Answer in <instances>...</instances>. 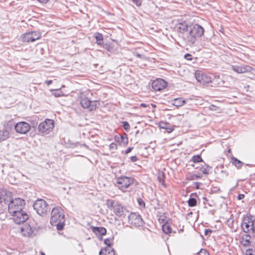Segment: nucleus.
<instances>
[{
  "mask_svg": "<svg viewBox=\"0 0 255 255\" xmlns=\"http://www.w3.org/2000/svg\"><path fill=\"white\" fill-rule=\"evenodd\" d=\"M188 203L190 207H194L197 204V200L194 198H190L188 201Z\"/></svg>",
  "mask_w": 255,
  "mask_h": 255,
  "instance_id": "34",
  "label": "nucleus"
},
{
  "mask_svg": "<svg viewBox=\"0 0 255 255\" xmlns=\"http://www.w3.org/2000/svg\"><path fill=\"white\" fill-rule=\"evenodd\" d=\"M130 159L131 161L132 162H135L138 160V158L135 155L131 156Z\"/></svg>",
  "mask_w": 255,
  "mask_h": 255,
  "instance_id": "49",
  "label": "nucleus"
},
{
  "mask_svg": "<svg viewBox=\"0 0 255 255\" xmlns=\"http://www.w3.org/2000/svg\"><path fill=\"white\" fill-rule=\"evenodd\" d=\"M195 76L197 81L203 85L209 84L211 80V77L208 76L201 71H197L195 73Z\"/></svg>",
  "mask_w": 255,
  "mask_h": 255,
  "instance_id": "17",
  "label": "nucleus"
},
{
  "mask_svg": "<svg viewBox=\"0 0 255 255\" xmlns=\"http://www.w3.org/2000/svg\"><path fill=\"white\" fill-rule=\"evenodd\" d=\"M189 23L183 18L176 19V31L179 33V36L185 40L188 33L190 26Z\"/></svg>",
  "mask_w": 255,
  "mask_h": 255,
  "instance_id": "4",
  "label": "nucleus"
},
{
  "mask_svg": "<svg viewBox=\"0 0 255 255\" xmlns=\"http://www.w3.org/2000/svg\"><path fill=\"white\" fill-rule=\"evenodd\" d=\"M99 255H115V251L111 248H105L100 251Z\"/></svg>",
  "mask_w": 255,
  "mask_h": 255,
  "instance_id": "24",
  "label": "nucleus"
},
{
  "mask_svg": "<svg viewBox=\"0 0 255 255\" xmlns=\"http://www.w3.org/2000/svg\"><path fill=\"white\" fill-rule=\"evenodd\" d=\"M183 231V229H181L179 230V233H180L181 232Z\"/></svg>",
  "mask_w": 255,
  "mask_h": 255,
  "instance_id": "59",
  "label": "nucleus"
},
{
  "mask_svg": "<svg viewBox=\"0 0 255 255\" xmlns=\"http://www.w3.org/2000/svg\"><path fill=\"white\" fill-rule=\"evenodd\" d=\"M21 231L22 235L25 237H29L33 233L32 228L29 225H25L24 227H21Z\"/></svg>",
  "mask_w": 255,
  "mask_h": 255,
  "instance_id": "21",
  "label": "nucleus"
},
{
  "mask_svg": "<svg viewBox=\"0 0 255 255\" xmlns=\"http://www.w3.org/2000/svg\"><path fill=\"white\" fill-rule=\"evenodd\" d=\"M187 100H184L181 98H176V107L183 106Z\"/></svg>",
  "mask_w": 255,
  "mask_h": 255,
  "instance_id": "33",
  "label": "nucleus"
},
{
  "mask_svg": "<svg viewBox=\"0 0 255 255\" xmlns=\"http://www.w3.org/2000/svg\"><path fill=\"white\" fill-rule=\"evenodd\" d=\"M95 38L98 45H102L103 44V36L101 33L99 32L96 33Z\"/></svg>",
  "mask_w": 255,
  "mask_h": 255,
  "instance_id": "28",
  "label": "nucleus"
},
{
  "mask_svg": "<svg viewBox=\"0 0 255 255\" xmlns=\"http://www.w3.org/2000/svg\"><path fill=\"white\" fill-rule=\"evenodd\" d=\"M113 239H114V238L112 237V238H107L104 240V243L107 245V248H111L112 243Z\"/></svg>",
  "mask_w": 255,
  "mask_h": 255,
  "instance_id": "36",
  "label": "nucleus"
},
{
  "mask_svg": "<svg viewBox=\"0 0 255 255\" xmlns=\"http://www.w3.org/2000/svg\"><path fill=\"white\" fill-rule=\"evenodd\" d=\"M92 232L97 236H102L105 235L107 233V230L103 227H91Z\"/></svg>",
  "mask_w": 255,
  "mask_h": 255,
  "instance_id": "19",
  "label": "nucleus"
},
{
  "mask_svg": "<svg viewBox=\"0 0 255 255\" xmlns=\"http://www.w3.org/2000/svg\"><path fill=\"white\" fill-rule=\"evenodd\" d=\"M246 255H255V250L249 249L246 251Z\"/></svg>",
  "mask_w": 255,
  "mask_h": 255,
  "instance_id": "41",
  "label": "nucleus"
},
{
  "mask_svg": "<svg viewBox=\"0 0 255 255\" xmlns=\"http://www.w3.org/2000/svg\"><path fill=\"white\" fill-rule=\"evenodd\" d=\"M184 58L187 60H192L193 59V56L189 53H187L184 55Z\"/></svg>",
  "mask_w": 255,
  "mask_h": 255,
  "instance_id": "43",
  "label": "nucleus"
},
{
  "mask_svg": "<svg viewBox=\"0 0 255 255\" xmlns=\"http://www.w3.org/2000/svg\"><path fill=\"white\" fill-rule=\"evenodd\" d=\"M198 255H210L209 253L205 249H201L197 253Z\"/></svg>",
  "mask_w": 255,
  "mask_h": 255,
  "instance_id": "39",
  "label": "nucleus"
},
{
  "mask_svg": "<svg viewBox=\"0 0 255 255\" xmlns=\"http://www.w3.org/2000/svg\"><path fill=\"white\" fill-rule=\"evenodd\" d=\"M157 178L160 185L165 187L164 183L165 173L162 171L159 170L158 171Z\"/></svg>",
  "mask_w": 255,
  "mask_h": 255,
  "instance_id": "26",
  "label": "nucleus"
},
{
  "mask_svg": "<svg viewBox=\"0 0 255 255\" xmlns=\"http://www.w3.org/2000/svg\"><path fill=\"white\" fill-rule=\"evenodd\" d=\"M10 214L12 216L14 222L16 224L23 223L28 219V214L23 210Z\"/></svg>",
  "mask_w": 255,
  "mask_h": 255,
  "instance_id": "14",
  "label": "nucleus"
},
{
  "mask_svg": "<svg viewBox=\"0 0 255 255\" xmlns=\"http://www.w3.org/2000/svg\"><path fill=\"white\" fill-rule=\"evenodd\" d=\"M252 234L253 237H255V219L254 220V223L253 224V226H252Z\"/></svg>",
  "mask_w": 255,
  "mask_h": 255,
  "instance_id": "48",
  "label": "nucleus"
},
{
  "mask_svg": "<svg viewBox=\"0 0 255 255\" xmlns=\"http://www.w3.org/2000/svg\"><path fill=\"white\" fill-rule=\"evenodd\" d=\"M213 232V231L210 229H206L204 231L205 236L210 235Z\"/></svg>",
  "mask_w": 255,
  "mask_h": 255,
  "instance_id": "46",
  "label": "nucleus"
},
{
  "mask_svg": "<svg viewBox=\"0 0 255 255\" xmlns=\"http://www.w3.org/2000/svg\"><path fill=\"white\" fill-rule=\"evenodd\" d=\"M136 56L137 57H138V58H141L142 55L141 54H140L137 53L136 55Z\"/></svg>",
  "mask_w": 255,
  "mask_h": 255,
  "instance_id": "57",
  "label": "nucleus"
},
{
  "mask_svg": "<svg viewBox=\"0 0 255 255\" xmlns=\"http://www.w3.org/2000/svg\"><path fill=\"white\" fill-rule=\"evenodd\" d=\"M178 116H177V118H178V120H182V119H179V118H180L181 117V115L180 114H178Z\"/></svg>",
  "mask_w": 255,
  "mask_h": 255,
  "instance_id": "58",
  "label": "nucleus"
},
{
  "mask_svg": "<svg viewBox=\"0 0 255 255\" xmlns=\"http://www.w3.org/2000/svg\"><path fill=\"white\" fill-rule=\"evenodd\" d=\"M251 236L250 234L244 235L241 238V243L245 247L250 246L251 244Z\"/></svg>",
  "mask_w": 255,
  "mask_h": 255,
  "instance_id": "22",
  "label": "nucleus"
},
{
  "mask_svg": "<svg viewBox=\"0 0 255 255\" xmlns=\"http://www.w3.org/2000/svg\"><path fill=\"white\" fill-rule=\"evenodd\" d=\"M159 127L161 128L166 129L167 131L170 133L173 130L174 126L171 125L169 123L162 122L159 123Z\"/></svg>",
  "mask_w": 255,
  "mask_h": 255,
  "instance_id": "23",
  "label": "nucleus"
},
{
  "mask_svg": "<svg viewBox=\"0 0 255 255\" xmlns=\"http://www.w3.org/2000/svg\"><path fill=\"white\" fill-rule=\"evenodd\" d=\"M128 223L135 227L142 226L144 222L141 216L135 213H131L128 216Z\"/></svg>",
  "mask_w": 255,
  "mask_h": 255,
  "instance_id": "12",
  "label": "nucleus"
},
{
  "mask_svg": "<svg viewBox=\"0 0 255 255\" xmlns=\"http://www.w3.org/2000/svg\"><path fill=\"white\" fill-rule=\"evenodd\" d=\"M194 185H195V186H196V188L197 189H199V185H200V183L197 182H194Z\"/></svg>",
  "mask_w": 255,
  "mask_h": 255,
  "instance_id": "53",
  "label": "nucleus"
},
{
  "mask_svg": "<svg viewBox=\"0 0 255 255\" xmlns=\"http://www.w3.org/2000/svg\"><path fill=\"white\" fill-rule=\"evenodd\" d=\"M133 2L137 6H140L141 4L142 0H132Z\"/></svg>",
  "mask_w": 255,
  "mask_h": 255,
  "instance_id": "47",
  "label": "nucleus"
},
{
  "mask_svg": "<svg viewBox=\"0 0 255 255\" xmlns=\"http://www.w3.org/2000/svg\"><path fill=\"white\" fill-rule=\"evenodd\" d=\"M106 204L108 209L113 211L114 214L118 218H125L128 213L127 208L119 202L108 199L106 200Z\"/></svg>",
  "mask_w": 255,
  "mask_h": 255,
  "instance_id": "2",
  "label": "nucleus"
},
{
  "mask_svg": "<svg viewBox=\"0 0 255 255\" xmlns=\"http://www.w3.org/2000/svg\"><path fill=\"white\" fill-rule=\"evenodd\" d=\"M222 80L219 76H214L211 77V80L209 85L211 87H218L222 85Z\"/></svg>",
  "mask_w": 255,
  "mask_h": 255,
  "instance_id": "20",
  "label": "nucleus"
},
{
  "mask_svg": "<svg viewBox=\"0 0 255 255\" xmlns=\"http://www.w3.org/2000/svg\"><path fill=\"white\" fill-rule=\"evenodd\" d=\"M245 197V195L244 194H239L238 196V199L239 200H241L244 199Z\"/></svg>",
  "mask_w": 255,
  "mask_h": 255,
  "instance_id": "52",
  "label": "nucleus"
},
{
  "mask_svg": "<svg viewBox=\"0 0 255 255\" xmlns=\"http://www.w3.org/2000/svg\"><path fill=\"white\" fill-rule=\"evenodd\" d=\"M61 93V91H60L59 90H56L53 94L54 95L55 97H59L62 96Z\"/></svg>",
  "mask_w": 255,
  "mask_h": 255,
  "instance_id": "45",
  "label": "nucleus"
},
{
  "mask_svg": "<svg viewBox=\"0 0 255 255\" xmlns=\"http://www.w3.org/2000/svg\"><path fill=\"white\" fill-rule=\"evenodd\" d=\"M52 226H55L58 231H61L65 226V216L63 210L60 207L53 208L50 220Z\"/></svg>",
  "mask_w": 255,
  "mask_h": 255,
  "instance_id": "1",
  "label": "nucleus"
},
{
  "mask_svg": "<svg viewBox=\"0 0 255 255\" xmlns=\"http://www.w3.org/2000/svg\"><path fill=\"white\" fill-rule=\"evenodd\" d=\"M133 149V147H128L127 150L125 151V153L126 154H127L128 153H129V152H130L131 151V150H132Z\"/></svg>",
  "mask_w": 255,
  "mask_h": 255,
  "instance_id": "50",
  "label": "nucleus"
},
{
  "mask_svg": "<svg viewBox=\"0 0 255 255\" xmlns=\"http://www.w3.org/2000/svg\"><path fill=\"white\" fill-rule=\"evenodd\" d=\"M80 104L83 108L87 109L90 111H94L98 107V102L97 101H91L86 97H83L81 98Z\"/></svg>",
  "mask_w": 255,
  "mask_h": 255,
  "instance_id": "13",
  "label": "nucleus"
},
{
  "mask_svg": "<svg viewBox=\"0 0 255 255\" xmlns=\"http://www.w3.org/2000/svg\"><path fill=\"white\" fill-rule=\"evenodd\" d=\"M202 175H197V174H191L188 177V178L190 180H196L199 178H201Z\"/></svg>",
  "mask_w": 255,
  "mask_h": 255,
  "instance_id": "37",
  "label": "nucleus"
},
{
  "mask_svg": "<svg viewBox=\"0 0 255 255\" xmlns=\"http://www.w3.org/2000/svg\"><path fill=\"white\" fill-rule=\"evenodd\" d=\"M166 219V216L164 215H161L158 216V220L160 223H163Z\"/></svg>",
  "mask_w": 255,
  "mask_h": 255,
  "instance_id": "40",
  "label": "nucleus"
},
{
  "mask_svg": "<svg viewBox=\"0 0 255 255\" xmlns=\"http://www.w3.org/2000/svg\"><path fill=\"white\" fill-rule=\"evenodd\" d=\"M115 140L121 144L126 145L128 143V138L126 134L125 135L116 136Z\"/></svg>",
  "mask_w": 255,
  "mask_h": 255,
  "instance_id": "25",
  "label": "nucleus"
},
{
  "mask_svg": "<svg viewBox=\"0 0 255 255\" xmlns=\"http://www.w3.org/2000/svg\"><path fill=\"white\" fill-rule=\"evenodd\" d=\"M69 144V147L75 148V147L78 146L80 144V143L79 142H70Z\"/></svg>",
  "mask_w": 255,
  "mask_h": 255,
  "instance_id": "42",
  "label": "nucleus"
},
{
  "mask_svg": "<svg viewBox=\"0 0 255 255\" xmlns=\"http://www.w3.org/2000/svg\"><path fill=\"white\" fill-rule=\"evenodd\" d=\"M189 27V30L185 40L189 43L194 44L198 38L203 35L204 29L198 24H192Z\"/></svg>",
  "mask_w": 255,
  "mask_h": 255,
  "instance_id": "3",
  "label": "nucleus"
},
{
  "mask_svg": "<svg viewBox=\"0 0 255 255\" xmlns=\"http://www.w3.org/2000/svg\"><path fill=\"white\" fill-rule=\"evenodd\" d=\"M109 147L111 150L116 149L117 148V144L114 142H112L110 144Z\"/></svg>",
  "mask_w": 255,
  "mask_h": 255,
  "instance_id": "44",
  "label": "nucleus"
},
{
  "mask_svg": "<svg viewBox=\"0 0 255 255\" xmlns=\"http://www.w3.org/2000/svg\"><path fill=\"white\" fill-rule=\"evenodd\" d=\"M148 106V105H147L145 103H141L140 104V107H143V108H146V107H147Z\"/></svg>",
  "mask_w": 255,
  "mask_h": 255,
  "instance_id": "56",
  "label": "nucleus"
},
{
  "mask_svg": "<svg viewBox=\"0 0 255 255\" xmlns=\"http://www.w3.org/2000/svg\"><path fill=\"white\" fill-rule=\"evenodd\" d=\"M54 126V121L50 119H46L40 123L38 126L39 131L42 133L48 134L53 128Z\"/></svg>",
  "mask_w": 255,
  "mask_h": 255,
  "instance_id": "10",
  "label": "nucleus"
},
{
  "mask_svg": "<svg viewBox=\"0 0 255 255\" xmlns=\"http://www.w3.org/2000/svg\"><path fill=\"white\" fill-rule=\"evenodd\" d=\"M231 68L234 71L239 74L250 72L253 69L252 67L246 65H232Z\"/></svg>",
  "mask_w": 255,
  "mask_h": 255,
  "instance_id": "18",
  "label": "nucleus"
},
{
  "mask_svg": "<svg viewBox=\"0 0 255 255\" xmlns=\"http://www.w3.org/2000/svg\"><path fill=\"white\" fill-rule=\"evenodd\" d=\"M41 3H46L49 0H37Z\"/></svg>",
  "mask_w": 255,
  "mask_h": 255,
  "instance_id": "54",
  "label": "nucleus"
},
{
  "mask_svg": "<svg viewBox=\"0 0 255 255\" xmlns=\"http://www.w3.org/2000/svg\"><path fill=\"white\" fill-rule=\"evenodd\" d=\"M41 34L39 31H29L21 35V39L23 42H33L36 40L40 39Z\"/></svg>",
  "mask_w": 255,
  "mask_h": 255,
  "instance_id": "9",
  "label": "nucleus"
},
{
  "mask_svg": "<svg viewBox=\"0 0 255 255\" xmlns=\"http://www.w3.org/2000/svg\"><path fill=\"white\" fill-rule=\"evenodd\" d=\"M9 133L7 130H0V142L5 140L8 137Z\"/></svg>",
  "mask_w": 255,
  "mask_h": 255,
  "instance_id": "29",
  "label": "nucleus"
},
{
  "mask_svg": "<svg viewBox=\"0 0 255 255\" xmlns=\"http://www.w3.org/2000/svg\"><path fill=\"white\" fill-rule=\"evenodd\" d=\"M167 85V82L160 78L153 80L151 84L152 89L155 91H160L164 89Z\"/></svg>",
  "mask_w": 255,
  "mask_h": 255,
  "instance_id": "16",
  "label": "nucleus"
},
{
  "mask_svg": "<svg viewBox=\"0 0 255 255\" xmlns=\"http://www.w3.org/2000/svg\"><path fill=\"white\" fill-rule=\"evenodd\" d=\"M9 124L10 126H14V129L16 132L21 134H25L30 129V125L25 122H20L16 124L13 121H9L8 125Z\"/></svg>",
  "mask_w": 255,
  "mask_h": 255,
  "instance_id": "7",
  "label": "nucleus"
},
{
  "mask_svg": "<svg viewBox=\"0 0 255 255\" xmlns=\"http://www.w3.org/2000/svg\"><path fill=\"white\" fill-rule=\"evenodd\" d=\"M0 195L1 203L8 205L13 199L12 193L5 188H0Z\"/></svg>",
  "mask_w": 255,
  "mask_h": 255,
  "instance_id": "15",
  "label": "nucleus"
},
{
  "mask_svg": "<svg viewBox=\"0 0 255 255\" xmlns=\"http://www.w3.org/2000/svg\"><path fill=\"white\" fill-rule=\"evenodd\" d=\"M41 255H45V254L44 253H43V252L41 253Z\"/></svg>",
  "mask_w": 255,
  "mask_h": 255,
  "instance_id": "60",
  "label": "nucleus"
},
{
  "mask_svg": "<svg viewBox=\"0 0 255 255\" xmlns=\"http://www.w3.org/2000/svg\"><path fill=\"white\" fill-rule=\"evenodd\" d=\"M182 119H183V122H182L183 123H179V124H178V126H179V127H180V126H184V121H186V118H184V114H182Z\"/></svg>",
  "mask_w": 255,
  "mask_h": 255,
  "instance_id": "51",
  "label": "nucleus"
},
{
  "mask_svg": "<svg viewBox=\"0 0 255 255\" xmlns=\"http://www.w3.org/2000/svg\"><path fill=\"white\" fill-rule=\"evenodd\" d=\"M133 182V179L127 176H121L117 179L118 188L125 191Z\"/></svg>",
  "mask_w": 255,
  "mask_h": 255,
  "instance_id": "11",
  "label": "nucleus"
},
{
  "mask_svg": "<svg viewBox=\"0 0 255 255\" xmlns=\"http://www.w3.org/2000/svg\"><path fill=\"white\" fill-rule=\"evenodd\" d=\"M231 162L238 169L240 168L244 164L243 162L234 156L231 157Z\"/></svg>",
  "mask_w": 255,
  "mask_h": 255,
  "instance_id": "27",
  "label": "nucleus"
},
{
  "mask_svg": "<svg viewBox=\"0 0 255 255\" xmlns=\"http://www.w3.org/2000/svg\"><path fill=\"white\" fill-rule=\"evenodd\" d=\"M191 161L194 163H198L200 162H203V160L200 155H194L192 157Z\"/></svg>",
  "mask_w": 255,
  "mask_h": 255,
  "instance_id": "32",
  "label": "nucleus"
},
{
  "mask_svg": "<svg viewBox=\"0 0 255 255\" xmlns=\"http://www.w3.org/2000/svg\"><path fill=\"white\" fill-rule=\"evenodd\" d=\"M123 127L127 131H128L130 129V125L129 123L126 121L123 122Z\"/></svg>",
  "mask_w": 255,
  "mask_h": 255,
  "instance_id": "38",
  "label": "nucleus"
},
{
  "mask_svg": "<svg viewBox=\"0 0 255 255\" xmlns=\"http://www.w3.org/2000/svg\"><path fill=\"white\" fill-rule=\"evenodd\" d=\"M212 169V167L205 164L204 166H202L200 168V170L204 174H208L209 173L210 170Z\"/></svg>",
  "mask_w": 255,
  "mask_h": 255,
  "instance_id": "30",
  "label": "nucleus"
},
{
  "mask_svg": "<svg viewBox=\"0 0 255 255\" xmlns=\"http://www.w3.org/2000/svg\"><path fill=\"white\" fill-rule=\"evenodd\" d=\"M255 217L251 215H247L244 217L242 224L241 228L243 231L246 233H251L252 226L254 223Z\"/></svg>",
  "mask_w": 255,
  "mask_h": 255,
  "instance_id": "8",
  "label": "nucleus"
},
{
  "mask_svg": "<svg viewBox=\"0 0 255 255\" xmlns=\"http://www.w3.org/2000/svg\"><path fill=\"white\" fill-rule=\"evenodd\" d=\"M33 207L36 213L42 216L46 215L50 210L49 205L44 200L42 199H37L34 202Z\"/></svg>",
  "mask_w": 255,
  "mask_h": 255,
  "instance_id": "5",
  "label": "nucleus"
},
{
  "mask_svg": "<svg viewBox=\"0 0 255 255\" xmlns=\"http://www.w3.org/2000/svg\"><path fill=\"white\" fill-rule=\"evenodd\" d=\"M47 85H49L52 84V80H46L45 82Z\"/></svg>",
  "mask_w": 255,
  "mask_h": 255,
  "instance_id": "55",
  "label": "nucleus"
},
{
  "mask_svg": "<svg viewBox=\"0 0 255 255\" xmlns=\"http://www.w3.org/2000/svg\"><path fill=\"white\" fill-rule=\"evenodd\" d=\"M138 204L140 207V209H145V204L144 201L141 198H138L137 199Z\"/></svg>",
  "mask_w": 255,
  "mask_h": 255,
  "instance_id": "35",
  "label": "nucleus"
},
{
  "mask_svg": "<svg viewBox=\"0 0 255 255\" xmlns=\"http://www.w3.org/2000/svg\"><path fill=\"white\" fill-rule=\"evenodd\" d=\"M25 205V201L21 198L13 199L8 205V210L10 214L21 211Z\"/></svg>",
  "mask_w": 255,
  "mask_h": 255,
  "instance_id": "6",
  "label": "nucleus"
},
{
  "mask_svg": "<svg viewBox=\"0 0 255 255\" xmlns=\"http://www.w3.org/2000/svg\"><path fill=\"white\" fill-rule=\"evenodd\" d=\"M162 227L163 232L165 234H168L171 232L172 229L170 226L167 223H166L163 224Z\"/></svg>",
  "mask_w": 255,
  "mask_h": 255,
  "instance_id": "31",
  "label": "nucleus"
}]
</instances>
